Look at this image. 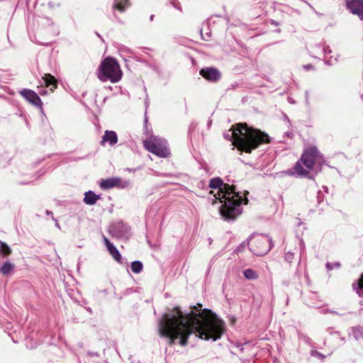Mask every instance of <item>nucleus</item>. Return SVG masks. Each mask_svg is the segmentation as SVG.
Listing matches in <instances>:
<instances>
[{
	"label": "nucleus",
	"mask_w": 363,
	"mask_h": 363,
	"mask_svg": "<svg viewBox=\"0 0 363 363\" xmlns=\"http://www.w3.org/2000/svg\"><path fill=\"white\" fill-rule=\"evenodd\" d=\"M225 330V323L216 315L211 318H204L202 304L194 306L190 312L184 314L179 307H174L169 313H165L160 322V335L167 337L168 344L174 345L179 339L181 346H186L188 338L196 333L199 338L204 340L216 341Z\"/></svg>",
	"instance_id": "nucleus-1"
},
{
	"label": "nucleus",
	"mask_w": 363,
	"mask_h": 363,
	"mask_svg": "<svg viewBox=\"0 0 363 363\" xmlns=\"http://www.w3.org/2000/svg\"><path fill=\"white\" fill-rule=\"evenodd\" d=\"M235 126V129L230 128L224 133L223 137L232 141L233 145L242 152L251 153L261 144H267L271 141L270 137L266 133L249 127L247 123H237Z\"/></svg>",
	"instance_id": "nucleus-2"
},
{
	"label": "nucleus",
	"mask_w": 363,
	"mask_h": 363,
	"mask_svg": "<svg viewBox=\"0 0 363 363\" xmlns=\"http://www.w3.org/2000/svg\"><path fill=\"white\" fill-rule=\"evenodd\" d=\"M325 162L323 155L315 146L306 148L300 159L294 167L285 171L290 177L306 178L315 180L317 174L322 171V167Z\"/></svg>",
	"instance_id": "nucleus-3"
},
{
	"label": "nucleus",
	"mask_w": 363,
	"mask_h": 363,
	"mask_svg": "<svg viewBox=\"0 0 363 363\" xmlns=\"http://www.w3.org/2000/svg\"><path fill=\"white\" fill-rule=\"evenodd\" d=\"M97 77L101 82L115 83L121 80L122 72L118 62L113 57H106L100 64L97 70Z\"/></svg>",
	"instance_id": "nucleus-4"
},
{
	"label": "nucleus",
	"mask_w": 363,
	"mask_h": 363,
	"mask_svg": "<svg viewBox=\"0 0 363 363\" xmlns=\"http://www.w3.org/2000/svg\"><path fill=\"white\" fill-rule=\"evenodd\" d=\"M251 252L257 256L267 255L273 246L272 240L267 235L252 234L248 240Z\"/></svg>",
	"instance_id": "nucleus-5"
},
{
	"label": "nucleus",
	"mask_w": 363,
	"mask_h": 363,
	"mask_svg": "<svg viewBox=\"0 0 363 363\" xmlns=\"http://www.w3.org/2000/svg\"><path fill=\"white\" fill-rule=\"evenodd\" d=\"M143 143L145 150L160 157H167L170 155L166 141L158 137L150 135V138L143 140Z\"/></svg>",
	"instance_id": "nucleus-6"
},
{
	"label": "nucleus",
	"mask_w": 363,
	"mask_h": 363,
	"mask_svg": "<svg viewBox=\"0 0 363 363\" xmlns=\"http://www.w3.org/2000/svg\"><path fill=\"white\" fill-rule=\"evenodd\" d=\"M242 199H228L220 208V213L225 220H234L242 213Z\"/></svg>",
	"instance_id": "nucleus-7"
},
{
	"label": "nucleus",
	"mask_w": 363,
	"mask_h": 363,
	"mask_svg": "<svg viewBox=\"0 0 363 363\" xmlns=\"http://www.w3.org/2000/svg\"><path fill=\"white\" fill-rule=\"evenodd\" d=\"M18 93L26 101L38 108L42 113H44L43 104L35 91L30 89H23Z\"/></svg>",
	"instance_id": "nucleus-8"
},
{
	"label": "nucleus",
	"mask_w": 363,
	"mask_h": 363,
	"mask_svg": "<svg viewBox=\"0 0 363 363\" xmlns=\"http://www.w3.org/2000/svg\"><path fill=\"white\" fill-rule=\"evenodd\" d=\"M130 181H123L120 177H110L101 180L99 186L101 189L104 190L110 189L114 187L125 189L130 186Z\"/></svg>",
	"instance_id": "nucleus-9"
},
{
	"label": "nucleus",
	"mask_w": 363,
	"mask_h": 363,
	"mask_svg": "<svg viewBox=\"0 0 363 363\" xmlns=\"http://www.w3.org/2000/svg\"><path fill=\"white\" fill-rule=\"evenodd\" d=\"M216 198L219 199L222 202L221 199H225V201L228 199H235L236 198H240L239 192L236 191L235 186H230L228 184L224 183V186H222L221 190L219 191L217 195H215Z\"/></svg>",
	"instance_id": "nucleus-10"
},
{
	"label": "nucleus",
	"mask_w": 363,
	"mask_h": 363,
	"mask_svg": "<svg viewBox=\"0 0 363 363\" xmlns=\"http://www.w3.org/2000/svg\"><path fill=\"white\" fill-rule=\"evenodd\" d=\"M199 74L206 80L216 83L221 79V73L219 69L213 67H203L200 69Z\"/></svg>",
	"instance_id": "nucleus-11"
},
{
	"label": "nucleus",
	"mask_w": 363,
	"mask_h": 363,
	"mask_svg": "<svg viewBox=\"0 0 363 363\" xmlns=\"http://www.w3.org/2000/svg\"><path fill=\"white\" fill-rule=\"evenodd\" d=\"M345 7L353 15L363 21V0H344Z\"/></svg>",
	"instance_id": "nucleus-12"
},
{
	"label": "nucleus",
	"mask_w": 363,
	"mask_h": 363,
	"mask_svg": "<svg viewBox=\"0 0 363 363\" xmlns=\"http://www.w3.org/2000/svg\"><path fill=\"white\" fill-rule=\"evenodd\" d=\"M129 226L122 220L112 223L109 227V233L116 237H122L129 232Z\"/></svg>",
	"instance_id": "nucleus-13"
},
{
	"label": "nucleus",
	"mask_w": 363,
	"mask_h": 363,
	"mask_svg": "<svg viewBox=\"0 0 363 363\" xmlns=\"http://www.w3.org/2000/svg\"><path fill=\"white\" fill-rule=\"evenodd\" d=\"M130 3L128 0H115L112 9L113 11L114 17L120 21L119 18L117 16L116 11H119L121 13H123L125 11V10L129 7Z\"/></svg>",
	"instance_id": "nucleus-14"
},
{
	"label": "nucleus",
	"mask_w": 363,
	"mask_h": 363,
	"mask_svg": "<svg viewBox=\"0 0 363 363\" xmlns=\"http://www.w3.org/2000/svg\"><path fill=\"white\" fill-rule=\"evenodd\" d=\"M117 142L118 136L116 133L113 130H106L100 144L104 145L106 143H108L111 146H113Z\"/></svg>",
	"instance_id": "nucleus-15"
},
{
	"label": "nucleus",
	"mask_w": 363,
	"mask_h": 363,
	"mask_svg": "<svg viewBox=\"0 0 363 363\" xmlns=\"http://www.w3.org/2000/svg\"><path fill=\"white\" fill-rule=\"evenodd\" d=\"M43 79L45 84L46 87L49 88L51 91H53L54 89L57 88V81L55 77L50 74H45Z\"/></svg>",
	"instance_id": "nucleus-16"
},
{
	"label": "nucleus",
	"mask_w": 363,
	"mask_h": 363,
	"mask_svg": "<svg viewBox=\"0 0 363 363\" xmlns=\"http://www.w3.org/2000/svg\"><path fill=\"white\" fill-rule=\"evenodd\" d=\"M100 199V195L96 194L92 191H89L84 194V202L87 205H94Z\"/></svg>",
	"instance_id": "nucleus-17"
},
{
	"label": "nucleus",
	"mask_w": 363,
	"mask_h": 363,
	"mask_svg": "<svg viewBox=\"0 0 363 363\" xmlns=\"http://www.w3.org/2000/svg\"><path fill=\"white\" fill-rule=\"evenodd\" d=\"M15 269V264L9 261H6L0 267V273L4 276L11 274Z\"/></svg>",
	"instance_id": "nucleus-18"
},
{
	"label": "nucleus",
	"mask_w": 363,
	"mask_h": 363,
	"mask_svg": "<svg viewBox=\"0 0 363 363\" xmlns=\"http://www.w3.org/2000/svg\"><path fill=\"white\" fill-rule=\"evenodd\" d=\"M223 186H224V182L220 177H214L209 181L208 186L211 189H218L220 191Z\"/></svg>",
	"instance_id": "nucleus-19"
},
{
	"label": "nucleus",
	"mask_w": 363,
	"mask_h": 363,
	"mask_svg": "<svg viewBox=\"0 0 363 363\" xmlns=\"http://www.w3.org/2000/svg\"><path fill=\"white\" fill-rule=\"evenodd\" d=\"M112 257L119 263H121V255L114 245L107 248Z\"/></svg>",
	"instance_id": "nucleus-20"
},
{
	"label": "nucleus",
	"mask_w": 363,
	"mask_h": 363,
	"mask_svg": "<svg viewBox=\"0 0 363 363\" xmlns=\"http://www.w3.org/2000/svg\"><path fill=\"white\" fill-rule=\"evenodd\" d=\"M0 253L4 257H6L11 254V249L4 242L0 240Z\"/></svg>",
	"instance_id": "nucleus-21"
},
{
	"label": "nucleus",
	"mask_w": 363,
	"mask_h": 363,
	"mask_svg": "<svg viewBox=\"0 0 363 363\" xmlns=\"http://www.w3.org/2000/svg\"><path fill=\"white\" fill-rule=\"evenodd\" d=\"M352 287L359 296H363V274L361 276V278L357 280V283L352 284Z\"/></svg>",
	"instance_id": "nucleus-22"
},
{
	"label": "nucleus",
	"mask_w": 363,
	"mask_h": 363,
	"mask_svg": "<svg viewBox=\"0 0 363 363\" xmlns=\"http://www.w3.org/2000/svg\"><path fill=\"white\" fill-rule=\"evenodd\" d=\"M131 270L135 274H139L143 271V264L140 261L135 260L131 262Z\"/></svg>",
	"instance_id": "nucleus-23"
},
{
	"label": "nucleus",
	"mask_w": 363,
	"mask_h": 363,
	"mask_svg": "<svg viewBox=\"0 0 363 363\" xmlns=\"http://www.w3.org/2000/svg\"><path fill=\"white\" fill-rule=\"evenodd\" d=\"M243 274L246 279L250 280H255L258 278V274L252 269H245Z\"/></svg>",
	"instance_id": "nucleus-24"
},
{
	"label": "nucleus",
	"mask_w": 363,
	"mask_h": 363,
	"mask_svg": "<svg viewBox=\"0 0 363 363\" xmlns=\"http://www.w3.org/2000/svg\"><path fill=\"white\" fill-rule=\"evenodd\" d=\"M143 132H144V134L146 135L147 138H150V135H153L152 134V130L149 128L147 117H145V120H144Z\"/></svg>",
	"instance_id": "nucleus-25"
},
{
	"label": "nucleus",
	"mask_w": 363,
	"mask_h": 363,
	"mask_svg": "<svg viewBox=\"0 0 363 363\" xmlns=\"http://www.w3.org/2000/svg\"><path fill=\"white\" fill-rule=\"evenodd\" d=\"M340 266H341V264L339 262H327V264H326V268L329 271L333 270L335 268L338 269L340 267Z\"/></svg>",
	"instance_id": "nucleus-26"
},
{
	"label": "nucleus",
	"mask_w": 363,
	"mask_h": 363,
	"mask_svg": "<svg viewBox=\"0 0 363 363\" xmlns=\"http://www.w3.org/2000/svg\"><path fill=\"white\" fill-rule=\"evenodd\" d=\"M294 259V253L292 252H286L284 255V259L288 263H291Z\"/></svg>",
	"instance_id": "nucleus-27"
},
{
	"label": "nucleus",
	"mask_w": 363,
	"mask_h": 363,
	"mask_svg": "<svg viewBox=\"0 0 363 363\" xmlns=\"http://www.w3.org/2000/svg\"><path fill=\"white\" fill-rule=\"evenodd\" d=\"M311 354L313 357H317L320 359H324L325 357V356L324 354H321L320 352H319L317 350H311Z\"/></svg>",
	"instance_id": "nucleus-28"
},
{
	"label": "nucleus",
	"mask_w": 363,
	"mask_h": 363,
	"mask_svg": "<svg viewBox=\"0 0 363 363\" xmlns=\"http://www.w3.org/2000/svg\"><path fill=\"white\" fill-rule=\"evenodd\" d=\"M169 4L175 9L182 11V7L177 0H170Z\"/></svg>",
	"instance_id": "nucleus-29"
},
{
	"label": "nucleus",
	"mask_w": 363,
	"mask_h": 363,
	"mask_svg": "<svg viewBox=\"0 0 363 363\" xmlns=\"http://www.w3.org/2000/svg\"><path fill=\"white\" fill-rule=\"evenodd\" d=\"M324 199V194L321 191H318L317 192V201L318 203H320L322 201H323Z\"/></svg>",
	"instance_id": "nucleus-30"
},
{
	"label": "nucleus",
	"mask_w": 363,
	"mask_h": 363,
	"mask_svg": "<svg viewBox=\"0 0 363 363\" xmlns=\"http://www.w3.org/2000/svg\"><path fill=\"white\" fill-rule=\"evenodd\" d=\"M196 125L194 123H191L190 125L189 128V135L190 138H191V134L196 129Z\"/></svg>",
	"instance_id": "nucleus-31"
},
{
	"label": "nucleus",
	"mask_w": 363,
	"mask_h": 363,
	"mask_svg": "<svg viewBox=\"0 0 363 363\" xmlns=\"http://www.w3.org/2000/svg\"><path fill=\"white\" fill-rule=\"evenodd\" d=\"M104 244L106 247V248H108L109 247H111V245H113V244L112 242H110V240L106 238L105 236H104Z\"/></svg>",
	"instance_id": "nucleus-32"
},
{
	"label": "nucleus",
	"mask_w": 363,
	"mask_h": 363,
	"mask_svg": "<svg viewBox=\"0 0 363 363\" xmlns=\"http://www.w3.org/2000/svg\"><path fill=\"white\" fill-rule=\"evenodd\" d=\"M303 68H304V69L308 71V70H311V69H314V66L311 64H308V65H303Z\"/></svg>",
	"instance_id": "nucleus-33"
},
{
	"label": "nucleus",
	"mask_w": 363,
	"mask_h": 363,
	"mask_svg": "<svg viewBox=\"0 0 363 363\" xmlns=\"http://www.w3.org/2000/svg\"><path fill=\"white\" fill-rule=\"evenodd\" d=\"M242 345H243V344L240 342H237L235 343V346L238 347V348H240V351L241 352L244 351V348L242 347Z\"/></svg>",
	"instance_id": "nucleus-34"
},
{
	"label": "nucleus",
	"mask_w": 363,
	"mask_h": 363,
	"mask_svg": "<svg viewBox=\"0 0 363 363\" xmlns=\"http://www.w3.org/2000/svg\"><path fill=\"white\" fill-rule=\"evenodd\" d=\"M269 22H270L271 25H273V26H277L279 25V22H277V21H274L273 19H270Z\"/></svg>",
	"instance_id": "nucleus-35"
},
{
	"label": "nucleus",
	"mask_w": 363,
	"mask_h": 363,
	"mask_svg": "<svg viewBox=\"0 0 363 363\" xmlns=\"http://www.w3.org/2000/svg\"><path fill=\"white\" fill-rule=\"evenodd\" d=\"M46 93H47V91H45V90L40 91V92H39V94L40 95H45Z\"/></svg>",
	"instance_id": "nucleus-36"
},
{
	"label": "nucleus",
	"mask_w": 363,
	"mask_h": 363,
	"mask_svg": "<svg viewBox=\"0 0 363 363\" xmlns=\"http://www.w3.org/2000/svg\"><path fill=\"white\" fill-rule=\"evenodd\" d=\"M45 213H46V215H48V216L52 215V211H48V210H47V211H45Z\"/></svg>",
	"instance_id": "nucleus-37"
},
{
	"label": "nucleus",
	"mask_w": 363,
	"mask_h": 363,
	"mask_svg": "<svg viewBox=\"0 0 363 363\" xmlns=\"http://www.w3.org/2000/svg\"><path fill=\"white\" fill-rule=\"evenodd\" d=\"M357 330L361 334H363V328H357Z\"/></svg>",
	"instance_id": "nucleus-38"
},
{
	"label": "nucleus",
	"mask_w": 363,
	"mask_h": 363,
	"mask_svg": "<svg viewBox=\"0 0 363 363\" xmlns=\"http://www.w3.org/2000/svg\"><path fill=\"white\" fill-rule=\"evenodd\" d=\"M203 311L207 312V313H211V311L209 309H204Z\"/></svg>",
	"instance_id": "nucleus-39"
},
{
	"label": "nucleus",
	"mask_w": 363,
	"mask_h": 363,
	"mask_svg": "<svg viewBox=\"0 0 363 363\" xmlns=\"http://www.w3.org/2000/svg\"><path fill=\"white\" fill-rule=\"evenodd\" d=\"M155 16L154 15H151L150 16V21H153V18H154Z\"/></svg>",
	"instance_id": "nucleus-40"
},
{
	"label": "nucleus",
	"mask_w": 363,
	"mask_h": 363,
	"mask_svg": "<svg viewBox=\"0 0 363 363\" xmlns=\"http://www.w3.org/2000/svg\"><path fill=\"white\" fill-rule=\"evenodd\" d=\"M202 39H203V40H206V41H207V40H208V38H205V37H203V36H202Z\"/></svg>",
	"instance_id": "nucleus-41"
},
{
	"label": "nucleus",
	"mask_w": 363,
	"mask_h": 363,
	"mask_svg": "<svg viewBox=\"0 0 363 363\" xmlns=\"http://www.w3.org/2000/svg\"><path fill=\"white\" fill-rule=\"evenodd\" d=\"M206 36H208L209 38L211 36V35L208 33H206Z\"/></svg>",
	"instance_id": "nucleus-42"
},
{
	"label": "nucleus",
	"mask_w": 363,
	"mask_h": 363,
	"mask_svg": "<svg viewBox=\"0 0 363 363\" xmlns=\"http://www.w3.org/2000/svg\"><path fill=\"white\" fill-rule=\"evenodd\" d=\"M362 99H363V94L362 95Z\"/></svg>",
	"instance_id": "nucleus-43"
}]
</instances>
